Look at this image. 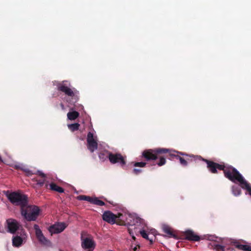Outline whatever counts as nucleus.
<instances>
[{"mask_svg": "<svg viewBox=\"0 0 251 251\" xmlns=\"http://www.w3.org/2000/svg\"><path fill=\"white\" fill-rule=\"evenodd\" d=\"M199 158L207 164V167L209 171L213 174L217 173V169L222 170L224 172L225 176L230 181H233V178L238 171L231 165H225L224 163L218 164L212 161L202 158L201 156Z\"/></svg>", "mask_w": 251, "mask_h": 251, "instance_id": "f257e3e1", "label": "nucleus"}, {"mask_svg": "<svg viewBox=\"0 0 251 251\" xmlns=\"http://www.w3.org/2000/svg\"><path fill=\"white\" fill-rule=\"evenodd\" d=\"M169 150L166 148H156L145 150L142 152V157L146 161H155L159 159L156 163L158 166H162L166 163V152Z\"/></svg>", "mask_w": 251, "mask_h": 251, "instance_id": "f03ea898", "label": "nucleus"}, {"mask_svg": "<svg viewBox=\"0 0 251 251\" xmlns=\"http://www.w3.org/2000/svg\"><path fill=\"white\" fill-rule=\"evenodd\" d=\"M70 83L63 81L57 85V90L64 93L67 97L66 100L68 103L74 105L79 100V92L75 88H71Z\"/></svg>", "mask_w": 251, "mask_h": 251, "instance_id": "7ed1b4c3", "label": "nucleus"}, {"mask_svg": "<svg viewBox=\"0 0 251 251\" xmlns=\"http://www.w3.org/2000/svg\"><path fill=\"white\" fill-rule=\"evenodd\" d=\"M5 195L11 203L20 206L21 210L27 204L28 198L25 195L17 192H9L8 191L5 193Z\"/></svg>", "mask_w": 251, "mask_h": 251, "instance_id": "20e7f679", "label": "nucleus"}, {"mask_svg": "<svg viewBox=\"0 0 251 251\" xmlns=\"http://www.w3.org/2000/svg\"><path fill=\"white\" fill-rule=\"evenodd\" d=\"M21 214L27 221H35L40 213L39 208L35 205H27L22 208Z\"/></svg>", "mask_w": 251, "mask_h": 251, "instance_id": "39448f33", "label": "nucleus"}, {"mask_svg": "<svg viewBox=\"0 0 251 251\" xmlns=\"http://www.w3.org/2000/svg\"><path fill=\"white\" fill-rule=\"evenodd\" d=\"M130 225L132 226H134V229L136 230L137 228L139 229V232L141 235L142 237L146 239L149 240L151 243L153 242L152 239H149L148 234L146 232L144 229V227L146 226L145 221L143 219L139 218L136 217L133 219L132 223L130 224Z\"/></svg>", "mask_w": 251, "mask_h": 251, "instance_id": "423d86ee", "label": "nucleus"}, {"mask_svg": "<svg viewBox=\"0 0 251 251\" xmlns=\"http://www.w3.org/2000/svg\"><path fill=\"white\" fill-rule=\"evenodd\" d=\"M123 215L122 213H118L116 215L111 211L107 210L104 212L102 214V219L103 221L110 224H114L116 223V220H119Z\"/></svg>", "mask_w": 251, "mask_h": 251, "instance_id": "0eeeda50", "label": "nucleus"}, {"mask_svg": "<svg viewBox=\"0 0 251 251\" xmlns=\"http://www.w3.org/2000/svg\"><path fill=\"white\" fill-rule=\"evenodd\" d=\"M236 180L239 182L241 187L244 189L247 190L249 192V195L251 196V185L244 179L239 171L234 176L233 181H231L235 182Z\"/></svg>", "mask_w": 251, "mask_h": 251, "instance_id": "6e6552de", "label": "nucleus"}, {"mask_svg": "<svg viewBox=\"0 0 251 251\" xmlns=\"http://www.w3.org/2000/svg\"><path fill=\"white\" fill-rule=\"evenodd\" d=\"M108 159L112 164L119 163L121 166L126 164L125 158L120 153L108 152Z\"/></svg>", "mask_w": 251, "mask_h": 251, "instance_id": "1a4fd4ad", "label": "nucleus"}, {"mask_svg": "<svg viewBox=\"0 0 251 251\" xmlns=\"http://www.w3.org/2000/svg\"><path fill=\"white\" fill-rule=\"evenodd\" d=\"M81 247L84 249H89L92 251L95 247L94 241L91 237L84 238L82 233L81 234Z\"/></svg>", "mask_w": 251, "mask_h": 251, "instance_id": "9d476101", "label": "nucleus"}, {"mask_svg": "<svg viewBox=\"0 0 251 251\" xmlns=\"http://www.w3.org/2000/svg\"><path fill=\"white\" fill-rule=\"evenodd\" d=\"M87 148L91 152H93L98 149V143L94 138L93 133L89 132L87 137Z\"/></svg>", "mask_w": 251, "mask_h": 251, "instance_id": "9b49d317", "label": "nucleus"}, {"mask_svg": "<svg viewBox=\"0 0 251 251\" xmlns=\"http://www.w3.org/2000/svg\"><path fill=\"white\" fill-rule=\"evenodd\" d=\"M7 228L8 231L12 234H14L19 229L20 226V223L16 220L9 218L6 220Z\"/></svg>", "mask_w": 251, "mask_h": 251, "instance_id": "f8f14e48", "label": "nucleus"}, {"mask_svg": "<svg viewBox=\"0 0 251 251\" xmlns=\"http://www.w3.org/2000/svg\"><path fill=\"white\" fill-rule=\"evenodd\" d=\"M34 229L35 230L36 236L39 242L45 245H48L50 243V241L43 235L38 225L35 224L34 225Z\"/></svg>", "mask_w": 251, "mask_h": 251, "instance_id": "ddd939ff", "label": "nucleus"}, {"mask_svg": "<svg viewBox=\"0 0 251 251\" xmlns=\"http://www.w3.org/2000/svg\"><path fill=\"white\" fill-rule=\"evenodd\" d=\"M67 226V225L64 223H57L50 226L49 230L51 234H58L62 232Z\"/></svg>", "mask_w": 251, "mask_h": 251, "instance_id": "4468645a", "label": "nucleus"}, {"mask_svg": "<svg viewBox=\"0 0 251 251\" xmlns=\"http://www.w3.org/2000/svg\"><path fill=\"white\" fill-rule=\"evenodd\" d=\"M186 239L193 241H198L200 240L199 235L196 234L194 231L191 230H187L184 233Z\"/></svg>", "mask_w": 251, "mask_h": 251, "instance_id": "2eb2a0df", "label": "nucleus"}, {"mask_svg": "<svg viewBox=\"0 0 251 251\" xmlns=\"http://www.w3.org/2000/svg\"><path fill=\"white\" fill-rule=\"evenodd\" d=\"M163 231L167 234V236L169 238H174L178 239L177 235L174 232L173 230L169 226L164 225L162 227Z\"/></svg>", "mask_w": 251, "mask_h": 251, "instance_id": "dca6fc26", "label": "nucleus"}, {"mask_svg": "<svg viewBox=\"0 0 251 251\" xmlns=\"http://www.w3.org/2000/svg\"><path fill=\"white\" fill-rule=\"evenodd\" d=\"M23 242V239L21 236L16 235L13 237L12 244L14 247H19L22 246Z\"/></svg>", "mask_w": 251, "mask_h": 251, "instance_id": "f3484780", "label": "nucleus"}, {"mask_svg": "<svg viewBox=\"0 0 251 251\" xmlns=\"http://www.w3.org/2000/svg\"><path fill=\"white\" fill-rule=\"evenodd\" d=\"M50 189L52 191L58 192L59 193H63L64 190L63 188L58 186L54 183H51L50 185Z\"/></svg>", "mask_w": 251, "mask_h": 251, "instance_id": "a211bd4d", "label": "nucleus"}, {"mask_svg": "<svg viewBox=\"0 0 251 251\" xmlns=\"http://www.w3.org/2000/svg\"><path fill=\"white\" fill-rule=\"evenodd\" d=\"M235 247L239 250L244 251H251V246L247 245H242L236 242L235 244Z\"/></svg>", "mask_w": 251, "mask_h": 251, "instance_id": "6ab92c4d", "label": "nucleus"}, {"mask_svg": "<svg viewBox=\"0 0 251 251\" xmlns=\"http://www.w3.org/2000/svg\"><path fill=\"white\" fill-rule=\"evenodd\" d=\"M79 116V113L76 111L69 112L67 113V118L70 120H75Z\"/></svg>", "mask_w": 251, "mask_h": 251, "instance_id": "aec40b11", "label": "nucleus"}, {"mask_svg": "<svg viewBox=\"0 0 251 251\" xmlns=\"http://www.w3.org/2000/svg\"><path fill=\"white\" fill-rule=\"evenodd\" d=\"M94 198L90 196H87L85 195H79L77 197V199L81 201H85L90 202L92 203L93 200Z\"/></svg>", "mask_w": 251, "mask_h": 251, "instance_id": "412c9836", "label": "nucleus"}, {"mask_svg": "<svg viewBox=\"0 0 251 251\" xmlns=\"http://www.w3.org/2000/svg\"><path fill=\"white\" fill-rule=\"evenodd\" d=\"M69 129L72 132L78 130L80 124L78 123L72 124L68 125Z\"/></svg>", "mask_w": 251, "mask_h": 251, "instance_id": "4be33fe9", "label": "nucleus"}, {"mask_svg": "<svg viewBox=\"0 0 251 251\" xmlns=\"http://www.w3.org/2000/svg\"><path fill=\"white\" fill-rule=\"evenodd\" d=\"M176 153H177V154H178L180 156H183V157L184 156H186V158L187 160H193V159H194L195 158V156L193 155H189V154H188L185 152H180V151H176Z\"/></svg>", "mask_w": 251, "mask_h": 251, "instance_id": "5701e85b", "label": "nucleus"}, {"mask_svg": "<svg viewBox=\"0 0 251 251\" xmlns=\"http://www.w3.org/2000/svg\"><path fill=\"white\" fill-rule=\"evenodd\" d=\"M169 150V151L166 152V154H168L169 156L171 157H174L176 159L180 160V158H182V156L178 154H175L174 153L176 152V151L172 150L169 149H168Z\"/></svg>", "mask_w": 251, "mask_h": 251, "instance_id": "b1692460", "label": "nucleus"}, {"mask_svg": "<svg viewBox=\"0 0 251 251\" xmlns=\"http://www.w3.org/2000/svg\"><path fill=\"white\" fill-rule=\"evenodd\" d=\"M232 192L233 194L235 196H239L241 194V190L237 186L234 185L232 187Z\"/></svg>", "mask_w": 251, "mask_h": 251, "instance_id": "393cba45", "label": "nucleus"}, {"mask_svg": "<svg viewBox=\"0 0 251 251\" xmlns=\"http://www.w3.org/2000/svg\"><path fill=\"white\" fill-rule=\"evenodd\" d=\"M92 203L99 206L105 205V203L103 201L98 199L97 198H93Z\"/></svg>", "mask_w": 251, "mask_h": 251, "instance_id": "a878e982", "label": "nucleus"}, {"mask_svg": "<svg viewBox=\"0 0 251 251\" xmlns=\"http://www.w3.org/2000/svg\"><path fill=\"white\" fill-rule=\"evenodd\" d=\"M192 160H188L187 159L186 156L182 157V158H180L179 162L180 164L184 166H187L188 165V162L190 161H192Z\"/></svg>", "mask_w": 251, "mask_h": 251, "instance_id": "bb28decb", "label": "nucleus"}, {"mask_svg": "<svg viewBox=\"0 0 251 251\" xmlns=\"http://www.w3.org/2000/svg\"><path fill=\"white\" fill-rule=\"evenodd\" d=\"M109 152L107 153H108ZM99 157L100 160L104 161L107 158H108V154H106L104 152H100L99 154Z\"/></svg>", "mask_w": 251, "mask_h": 251, "instance_id": "cd10ccee", "label": "nucleus"}, {"mask_svg": "<svg viewBox=\"0 0 251 251\" xmlns=\"http://www.w3.org/2000/svg\"><path fill=\"white\" fill-rule=\"evenodd\" d=\"M147 164V163L146 162H144V161L137 162H135L134 164V167H144L146 166Z\"/></svg>", "mask_w": 251, "mask_h": 251, "instance_id": "c85d7f7f", "label": "nucleus"}, {"mask_svg": "<svg viewBox=\"0 0 251 251\" xmlns=\"http://www.w3.org/2000/svg\"><path fill=\"white\" fill-rule=\"evenodd\" d=\"M37 181V184L39 185L40 187H42L43 186V185L45 183V178H43V179L41 180H36Z\"/></svg>", "mask_w": 251, "mask_h": 251, "instance_id": "c756f323", "label": "nucleus"}, {"mask_svg": "<svg viewBox=\"0 0 251 251\" xmlns=\"http://www.w3.org/2000/svg\"><path fill=\"white\" fill-rule=\"evenodd\" d=\"M142 172V170L141 169H134L133 170V173L134 174L136 175H138L139 174H140Z\"/></svg>", "mask_w": 251, "mask_h": 251, "instance_id": "7c9ffc66", "label": "nucleus"}, {"mask_svg": "<svg viewBox=\"0 0 251 251\" xmlns=\"http://www.w3.org/2000/svg\"><path fill=\"white\" fill-rule=\"evenodd\" d=\"M21 169L24 170L26 173H27L28 176L32 175L33 174V173L30 170H29L28 169Z\"/></svg>", "mask_w": 251, "mask_h": 251, "instance_id": "2f4dec72", "label": "nucleus"}, {"mask_svg": "<svg viewBox=\"0 0 251 251\" xmlns=\"http://www.w3.org/2000/svg\"><path fill=\"white\" fill-rule=\"evenodd\" d=\"M130 230V228H128L129 233L130 235L132 236V239L135 240L136 238L134 236L133 233L132 231H131Z\"/></svg>", "mask_w": 251, "mask_h": 251, "instance_id": "473e14b6", "label": "nucleus"}, {"mask_svg": "<svg viewBox=\"0 0 251 251\" xmlns=\"http://www.w3.org/2000/svg\"><path fill=\"white\" fill-rule=\"evenodd\" d=\"M38 174H39V175L40 176H41L43 178H45V177H46V175H45L44 173H42V172H40V171H38Z\"/></svg>", "mask_w": 251, "mask_h": 251, "instance_id": "72a5a7b5", "label": "nucleus"}, {"mask_svg": "<svg viewBox=\"0 0 251 251\" xmlns=\"http://www.w3.org/2000/svg\"><path fill=\"white\" fill-rule=\"evenodd\" d=\"M60 106L62 110H65V106H64V105L62 103H61L60 104Z\"/></svg>", "mask_w": 251, "mask_h": 251, "instance_id": "f704fd0d", "label": "nucleus"}, {"mask_svg": "<svg viewBox=\"0 0 251 251\" xmlns=\"http://www.w3.org/2000/svg\"><path fill=\"white\" fill-rule=\"evenodd\" d=\"M136 249H137V248H136V247H135V248H134V251H135L136 250Z\"/></svg>", "mask_w": 251, "mask_h": 251, "instance_id": "c9c22d12", "label": "nucleus"}, {"mask_svg": "<svg viewBox=\"0 0 251 251\" xmlns=\"http://www.w3.org/2000/svg\"><path fill=\"white\" fill-rule=\"evenodd\" d=\"M48 185L47 184L46 185V188H48Z\"/></svg>", "mask_w": 251, "mask_h": 251, "instance_id": "e433bc0d", "label": "nucleus"}]
</instances>
